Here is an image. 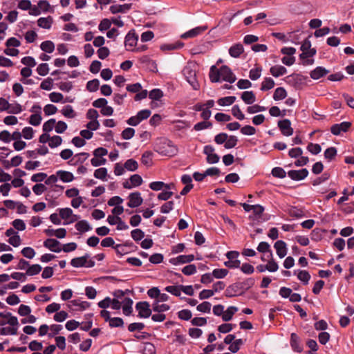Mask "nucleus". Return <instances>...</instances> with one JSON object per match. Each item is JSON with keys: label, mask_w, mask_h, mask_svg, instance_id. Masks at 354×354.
<instances>
[{"label": "nucleus", "mask_w": 354, "mask_h": 354, "mask_svg": "<svg viewBox=\"0 0 354 354\" xmlns=\"http://www.w3.org/2000/svg\"><path fill=\"white\" fill-rule=\"evenodd\" d=\"M153 150L162 156L172 157L177 154L178 148L172 141L165 138H158L154 143Z\"/></svg>", "instance_id": "nucleus-1"}, {"label": "nucleus", "mask_w": 354, "mask_h": 354, "mask_svg": "<svg viewBox=\"0 0 354 354\" xmlns=\"http://www.w3.org/2000/svg\"><path fill=\"white\" fill-rule=\"evenodd\" d=\"M183 74L187 82L190 84L194 90H199L200 84L196 79V65L188 64L183 70Z\"/></svg>", "instance_id": "nucleus-2"}, {"label": "nucleus", "mask_w": 354, "mask_h": 354, "mask_svg": "<svg viewBox=\"0 0 354 354\" xmlns=\"http://www.w3.org/2000/svg\"><path fill=\"white\" fill-rule=\"evenodd\" d=\"M136 309L138 311V316L140 318H148L151 315L152 309L147 301L138 302L136 304Z\"/></svg>", "instance_id": "nucleus-3"}, {"label": "nucleus", "mask_w": 354, "mask_h": 354, "mask_svg": "<svg viewBox=\"0 0 354 354\" xmlns=\"http://www.w3.org/2000/svg\"><path fill=\"white\" fill-rule=\"evenodd\" d=\"M242 286L240 282L234 283L227 287L225 291V295L227 297L231 298L243 294Z\"/></svg>", "instance_id": "nucleus-4"}, {"label": "nucleus", "mask_w": 354, "mask_h": 354, "mask_svg": "<svg viewBox=\"0 0 354 354\" xmlns=\"http://www.w3.org/2000/svg\"><path fill=\"white\" fill-rule=\"evenodd\" d=\"M138 36L134 30H130L125 36L124 45L127 50L133 51V48L137 44Z\"/></svg>", "instance_id": "nucleus-5"}, {"label": "nucleus", "mask_w": 354, "mask_h": 354, "mask_svg": "<svg viewBox=\"0 0 354 354\" xmlns=\"http://www.w3.org/2000/svg\"><path fill=\"white\" fill-rule=\"evenodd\" d=\"M221 78L225 82L234 83L236 78L231 68L226 65L222 66L220 68Z\"/></svg>", "instance_id": "nucleus-6"}, {"label": "nucleus", "mask_w": 354, "mask_h": 354, "mask_svg": "<svg viewBox=\"0 0 354 354\" xmlns=\"http://www.w3.org/2000/svg\"><path fill=\"white\" fill-rule=\"evenodd\" d=\"M278 127L281 133L285 136H290L293 134V129L291 127V122L289 119H283L278 122Z\"/></svg>", "instance_id": "nucleus-7"}, {"label": "nucleus", "mask_w": 354, "mask_h": 354, "mask_svg": "<svg viewBox=\"0 0 354 354\" xmlns=\"http://www.w3.org/2000/svg\"><path fill=\"white\" fill-rule=\"evenodd\" d=\"M129 202L127 203L128 207L131 208L138 207L143 203V199L141 197V194L138 192L131 193L129 195Z\"/></svg>", "instance_id": "nucleus-8"}, {"label": "nucleus", "mask_w": 354, "mask_h": 354, "mask_svg": "<svg viewBox=\"0 0 354 354\" xmlns=\"http://www.w3.org/2000/svg\"><path fill=\"white\" fill-rule=\"evenodd\" d=\"M288 176L293 180L299 181L305 179L309 172L306 168L299 170H290L288 171Z\"/></svg>", "instance_id": "nucleus-9"}, {"label": "nucleus", "mask_w": 354, "mask_h": 354, "mask_svg": "<svg viewBox=\"0 0 354 354\" xmlns=\"http://www.w3.org/2000/svg\"><path fill=\"white\" fill-rule=\"evenodd\" d=\"M351 127V122H342L339 124H335L330 127L331 133L335 136L339 135L342 132H346Z\"/></svg>", "instance_id": "nucleus-10"}, {"label": "nucleus", "mask_w": 354, "mask_h": 354, "mask_svg": "<svg viewBox=\"0 0 354 354\" xmlns=\"http://www.w3.org/2000/svg\"><path fill=\"white\" fill-rule=\"evenodd\" d=\"M60 245V242L55 239H47L44 241V246L53 252H60L62 251Z\"/></svg>", "instance_id": "nucleus-11"}, {"label": "nucleus", "mask_w": 354, "mask_h": 354, "mask_svg": "<svg viewBox=\"0 0 354 354\" xmlns=\"http://www.w3.org/2000/svg\"><path fill=\"white\" fill-rule=\"evenodd\" d=\"M194 260V254L179 255L177 257L169 259V263L173 265L188 263Z\"/></svg>", "instance_id": "nucleus-12"}, {"label": "nucleus", "mask_w": 354, "mask_h": 354, "mask_svg": "<svg viewBox=\"0 0 354 354\" xmlns=\"http://www.w3.org/2000/svg\"><path fill=\"white\" fill-rule=\"evenodd\" d=\"M207 29V26H198V27L192 28V29L189 30V31L185 32L184 34L182 35L181 37L183 39L194 37H196V36L201 35V33L205 32Z\"/></svg>", "instance_id": "nucleus-13"}, {"label": "nucleus", "mask_w": 354, "mask_h": 354, "mask_svg": "<svg viewBox=\"0 0 354 354\" xmlns=\"http://www.w3.org/2000/svg\"><path fill=\"white\" fill-rule=\"evenodd\" d=\"M132 3H124L122 5H112L109 8V10L112 14L126 13L131 9Z\"/></svg>", "instance_id": "nucleus-14"}, {"label": "nucleus", "mask_w": 354, "mask_h": 354, "mask_svg": "<svg viewBox=\"0 0 354 354\" xmlns=\"http://www.w3.org/2000/svg\"><path fill=\"white\" fill-rule=\"evenodd\" d=\"M290 346L292 349L297 353H301L303 351V346L301 343L299 337L295 333L290 335Z\"/></svg>", "instance_id": "nucleus-15"}, {"label": "nucleus", "mask_w": 354, "mask_h": 354, "mask_svg": "<svg viewBox=\"0 0 354 354\" xmlns=\"http://www.w3.org/2000/svg\"><path fill=\"white\" fill-rule=\"evenodd\" d=\"M90 258V254L86 253L84 256L80 257L73 258L71 261V265L74 268H82L85 267L87 263V259Z\"/></svg>", "instance_id": "nucleus-16"}, {"label": "nucleus", "mask_w": 354, "mask_h": 354, "mask_svg": "<svg viewBox=\"0 0 354 354\" xmlns=\"http://www.w3.org/2000/svg\"><path fill=\"white\" fill-rule=\"evenodd\" d=\"M274 248L276 250L277 254L281 259L283 258L287 254L286 243L281 240L277 241L274 243Z\"/></svg>", "instance_id": "nucleus-17"}, {"label": "nucleus", "mask_w": 354, "mask_h": 354, "mask_svg": "<svg viewBox=\"0 0 354 354\" xmlns=\"http://www.w3.org/2000/svg\"><path fill=\"white\" fill-rule=\"evenodd\" d=\"M329 73V71L322 66H317L310 73V76L313 80H319Z\"/></svg>", "instance_id": "nucleus-18"}, {"label": "nucleus", "mask_w": 354, "mask_h": 354, "mask_svg": "<svg viewBox=\"0 0 354 354\" xmlns=\"http://www.w3.org/2000/svg\"><path fill=\"white\" fill-rule=\"evenodd\" d=\"M244 51L243 46L241 44H236L232 45L229 49V54L231 57L237 58L239 57Z\"/></svg>", "instance_id": "nucleus-19"}, {"label": "nucleus", "mask_w": 354, "mask_h": 354, "mask_svg": "<svg viewBox=\"0 0 354 354\" xmlns=\"http://www.w3.org/2000/svg\"><path fill=\"white\" fill-rule=\"evenodd\" d=\"M270 73L274 77H278L286 74L287 69L283 66L275 65L270 68Z\"/></svg>", "instance_id": "nucleus-20"}, {"label": "nucleus", "mask_w": 354, "mask_h": 354, "mask_svg": "<svg viewBox=\"0 0 354 354\" xmlns=\"http://www.w3.org/2000/svg\"><path fill=\"white\" fill-rule=\"evenodd\" d=\"M241 97L246 104H252L256 101V96L252 91L243 92Z\"/></svg>", "instance_id": "nucleus-21"}, {"label": "nucleus", "mask_w": 354, "mask_h": 354, "mask_svg": "<svg viewBox=\"0 0 354 354\" xmlns=\"http://www.w3.org/2000/svg\"><path fill=\"white\" fill-rule=\"evenodd\" d=\"M56 174L59 179L64 183H70L74 179L73 174L70 171L59 170Z\"/></svg>", "instance_id": "nucleus-22"}, {"label": "nucleus", "mask_w": 354, "mask_h": 354, "mask_svg": "<svg viewBox=\"0 0 354 354\" xmlns=\"http://www.w3.org/2000/svg\"><path fill=\"white\" fill-rule=\"evenodd\" d=\"M123 306H122V311L124 315L126 316H129L133 311L132 309V305H133V300L129 297H125L124 299L122 301Z\"/></svg>", "instance_id": "nucleus-23"}, {"label": "nucleus", "mask_w": 354, "mask_h": 354, "mask_svg": "<svg viewBox=\"0 0 354 354\" xmlns=\"http://www.w3.org/2000/svg\"><path fill=\"white\" fill-rule=\"evenodd\" d=\"M238 308L236 306H229L225 311L223 313L222 319L224 322L230 321L233 315L238 311Z\"/></svg>", "instance_id": "nucleus-24"}, {"label": "nucleus", "mask_w": 354, "mask_h": 354, "mask_svg": "<svg viewBox=\"0 0 354 354\" xmlns=\"http://www.w3.org/2000/svg\"><path fill=\"white\" fill-rule=\"evenodd\" d=\"M53 22V19L51 16H48L47 17H40L37 20V25L42 28L50 29L52 26Z\"/></svg>", "instance_id": "nucleus-25"}, {"label": "nucleus", "mask_w": 354, "mask_h": 354, "mask_svg": "<svg viewBox=\"0 0 354 354\" xmlns=\"http://www.w3.org/2000/svg\"><path fill=\"white\" fill-rule=\"evenodd\" d=\"M257 250L259 252H261L263 254L268 252L269 254L268 255V258H272L273 257L272 251L270 249V245L268 242H266V241L260 242L257 246Z\"/></svg>", "instance_id": "nucleus-26"}, {"label": "nucleus", "mask_w": 354, "mask_h": 354, "mask_svg": "<svg viewBox=\"0 0 354 354\" xmlns=\"http://www.w3.org/2000/svg\"><path fill=\"white\" fill-rule=\"evenodd\" d=\"M209 79L212 82H218L221 80L220 70L216 68V66L213 65L210 68L209 71Z\"/></svg>", "instance_id": "nucleus-27"}, {"label": "nucleus", "mask_w": 354, "mask_h": 354, "mask_svg": "<svg viewBox=\"0 0 354 354\" xmlns=\"http://www.w3.org/2000/svg\"><path fill=\"white\" fill-rule=\"evenodd\" d=\"M297 272V278L303 282L304 285H307L310 279V274L306 270H295V274Z\"/></svg>", "instance_id": "nucleus-28"}, {"label": "nucleus", "mask_w": 354, "mask_h": 354, "mask_svg": "<svg viewBox=\"0 0 354 354\" xmlns=\"http://www.w3.org/2000/svg\"><path fill=\"white\" fill-rule=\"evenodd\" d=\"M76 230L80 232H86L91 230V227L88 222L86 220H81L78 221L75 225Z\"/></svg>", "instance_id": "nucleus-29"}, {"label": "nucleus", "mask_w": 354, "mask_h": 354, "mask_svg": "<svg viewBox=\"0 0 354 354\" xmlns=\"http://www.w3.org/2000/svg\"><path fill=\"white\" fill-rule=\"evenodd\" d=\"M287 96V92L283 87H278L275 89L273 94V99L275 101L283 100Z\"/></svg>", "instance_id": "nucleus-30"}, {"label": "nucleus", "mask_w": 354, "mask_h": 354, "mask_svg": "<svg viewBox=\"0 0 354 354\" xmlns=\"http://www.w3.org/2000/svg\"><path fill=\"white\" fill-rule=\"evenodd\" d=\"M170 309L168 304H159L158 301H154L152 304V310L157 313H162L167 311Z\"/></svg>", "instance_id": "nucleus-31"}, {"label": "nucleus", "mask_w": 354, "mask_h": 354, "mask_svg": "<svg viewBox=\"0 0 354 354\" xmlns=\"http://www.w3.org/2000/svg\"><path fill=\"white\" fill-rule=\"evenodd\" d=\"M274 85V81L271 77H265L261 83V90L263 91L270 90Z\"/></svg>", "instance_id": "nucleus-32"}, {"label": "nucleus", "mask_w": 354, "mask_h": 354, "mask_svg": "<svg viewBox=\"0 0 354 354\" xmlns=\"http://www.w3.org/2000/svg\"><path fill=\"white\" fill-rule=\"evenodd\" d=\"M40 48L44 52H46L47 53H51L55 50V44L52 41L46 40L41 44Z\"/></svg>", "instance_id": "nucleus-33"}, {"label": "nucleus", "mask_w": 354, "mask_h": 354, "mask_svg": "<svg viewBox=\"0 0 354 354\" xmlns=\"http://www.w3.org/2000/svg\"><path fill=\"white\" fill-rule=\"evenodd\" d=\"M42 270V267L39 264H33L28 266L26 269V274L28 276H34L38 274Z\"/></svg>", "instance_id": "nucleus-34"}, {"label": "nucleus", "mask_w": 354, "mask_h": 354, "mask_svg": "<svg viewBox=\"0 0 354 354\" xmlns=\"http://www.w3.org/2000/svg\"><path fill=\"white\" fill-rule=\"evenodd\" d=\"M238 138L235 136H227V139L224 144V147L226 149H230L236 147L238 143Z\"/></svg>", "instance_id": "nucleus-35"}, {"label": "nucleus", "mask_w": 354, "mask_h": 354, "mask_svg": "<svg viewBox=\"0 0 354 354\" xmlns=\"http://www.w3.org/2000/svg\"><path fill=\"white\" fill-rule=\"evenodd\" d=\"M89 153L86 152L77 153L73 157V160H75L73 165L75 166L80 164H82L89 157Z\"/></svg>", "instance_id": "nucleus-36"}, {"label": "nucleus", "mask_w": 354, "mask_h": 354, "mask_svg": "<svg viewBox=\"0 0 354 354\" xmlns=\"http://www.w3.org/2000/svg\"><path fill=\"white\" fill-rule=\"evenodd\" d=\"M153 153L150 151L144 152L141 157V162L144 165L150 166L152 164Z\"/></svg>", "instance_id": "nucleus-37"}, {"label": "nucleus", "mask_w": 354, "mask_h": 354, "mask_svg": "<svg viewBox=\"0 0 354 354\" xmlns=\"http://www.w3.org/2000/svg\"><path fill=\"white\" fill-rule=\"evenodd\" d=\"M236 97L235 96H227L219 98L217 101V103L220 106H229L232 104L236 101Z\"/></svg>", "instance_id": "nucleus-38"}, {"label": "nucleus", "mask_w": 354, "mask_h": 354, "mask_svg": "<svg viewBox=\"0 0 354 354\" xmlns=\"http://www.w3.org/2000/svg\"><path fill=\"white\" fill-rule=\"evenodd\" d=\"M124 167L126 169L130 171H134L138 168V163L134 159H128L124 164Z\"/></svg>", "instance_id": "nucleus-39"}, {"label": "nucleus", "mask_w": 354, "mask_h": 354, "mask_svg": "<svg viewBox=\"0 0 354 354\" xmlns=\"http://www.w3.org/2000/svg\"><path fill=\"white\" fill-rule=\"evenodd\" d=\"M228 272L229 271L227 269L216 268L213 270L212 273L213 277H215L216 279H223L227 275Z\"/></svg>", "instance_id": "nucleus-40"}, {"label": "nucleus", "mask_w": 354, "mask_h": 354, "mask_svg": "<svg viewBox=\"0 0 354 354\" xmlns=\"http://www.w3.org/2000/svg\"><path fill=\"white\" fill-rule=\"evenodd\" d=\"M100 81L97 79H93L86 83V89L90 92H95L98 90Z\"/></svg>", "instance_id": "nucleus-41"}, {"label": "nucleus", "mask_w": 354, "mask_h": 354, "mask_svg": "<svg viewBox=\"0 0 354 354\" xmlns=\"http://www.w3.org/2000/svg\"><path fill=\"white\" fill-rule=\"evenodd\" d=\"M61 113L68 118H73L76 115L75 111L71 105L65 106L61 110Z\"/></svg>", "instance_id": "nucleus-42"}, {"label": "nucleus", "mask_w": 354, "mask_h": 354, "mask_svg": "<svg viewBox=\"0 0 354 354\" xmlns=\"http://www.w3.org/2000/svg\"><path fill=\"white\" fill-rule=\"evenodd\" d=\"M272 175L278 178H284L286 176V171L280 167H275L271 171Z\"/></svg>", "instance_id": "nucleus-43"}, {"label": "nucleus", "mask_w": 354, "mask_h": 354, "mask_svg": "<svg viewBox=\"0 0 354 354\" xmlns=\"http://www.w3.org/2000/svg\"><path fill=\"white\" fill-rule=\"evenodd\" d=\"M243 344L242 339H234L233 342L230 345L228 349L233 353L238 352L241 345Z\"/></svg>", "instance_id": "nucleus-44"}, {"label": "nucleus", "mask_w": 354, "mask_h": 354, "mask_svg": "<svg viewBox=\"0 0 354 354\" xmlns=\"http://www.w3.org/2000/svg\"><path fill=\"white\" fill-rule=\"evenodd\" d=\"M142 353V354H156L155 346L151 342H145Z\"/></svg>", "instance_id": "nucleus-45"}, {"label": "nucleus", "mask_w": 354, "mask_h": 354, "mask_svg": "<svg viewBox=\"0 0 354 354\" xmlns=\"http://www.w3.org/2000/svg\"><path fill=\"white\" fill-rule=\"evenodd\" d=\"M93 175L97 179L105 180L107 176V169L105 167H100L95 170Z\"/></svg>", "instance_id": "nucleus-46"}, {"label": "nucleus", "mask_w": 354, "mask_h": 354, "mask_svg": "<svg viewBox=\"0 0 354 354\" xmlns=\"http://www.w3.org/2000/svg\"><path fill=\"white\" fill-rule=\"evenodd\" d=\"M21 253L22 254V255L24 257H26L27 259H33L34 257L36 254V252H35V250L32 248H31V247H25V248H24L21 250Z\"/></svg>", "instance_id": "nucleus-47"}, {"label": "nucleus", "mask_w": 354, "mask_h": 354, "mask_svg": "<svg viewBox=\"0 0 354 354\" xmlns=\"http://www.w3.org/2000/svg\"><path fill=\"white\" fill-rule=\"evenodd\" d=\"M163 96V92L160 88H153L149 93V97L153 100H159Z\"/></svg>", "instance_id": "nucleus-48"}, {"label": "nucleus", "mask_w": 354, "mask_h": 354, "mask_svg": "<svg viewBox=\"0 0 354 354\" xmlns=\"http://www.w3.org/2000/svg\"><path fill=\"white\" fill-rule=\"evenodd\" d=\"M56 120L54 118L49 119L43 124V131L45 133L50 132L55 127Z\"/></svg>", "instance_id": "nucleus-49"}, {"label": "nucleus", "mask_w": 354, "mask_h": 354, "mask_svg": "<svg viewBox=\"0 0 354 354\" xmlns=\"http://www.w3.org/2000/svg\"><path fill=\"white\" fill-rule=\"evenodd\" d=\"M62 138L59 136H50V141L48 142V145L50 148H55L62 145Z\"/></svg>", "instance_id": "nucleus-50"}, {"label": "nucleus", "mask_w": 354, "mask_h": 354, "mask_svg": "<svg viewBox=\"0 0 354 354\" xmlns=\"http://www.w3.org/2000/svg\"><path fill=\"white\" fill-rule=\"evenodd\" d=\"M212 127V123L211 122H208V121H202V122H199L198 123H196L194 126V129L195 131H201V130H203V129H208V128H211Z\"/></svg>", "instance_id": "nucleus-51"}, {"label": "nucleus", "mask_w": 354, "mask_h": 354, "mask_svg": "<svg viewBox=\"0 0 354 354\" xmlns=\"http://www.w3.org/2000/svg\"><path fill=\"white\" fill-rule=\"evenodd\" d=\"M232 114L234 118L239 120H243L245 119V115L241 111L239 105H234L232 108Z\"/></svg>", "instance_id": "nucleus-52"}, {"label": "nucleus", "mask_w": 354, "mask_h": 354, "mask_svg": "<svg viewBox=\"0 0 354 354\" xmlns=\"http://www.w3.org/2000/svg\"><path fill=\"white\" fill-rule=\"evenodd\" d=\"M131 236L135 241H139L144 238L145 233L142 230L137 228L131 231Z\"/></svg>", "instance_id": "nucleus-53"}, {"label": "nucleus", "mask_w": 354, "mask_h": 354, "mask_svg": "<svg viewBox=\"0 0 354 354\" xmlns=\"http://www.w3.org/2000/svg\"><path fill=\"white\" fill-rule=\"evenodd\" d=\"M337 155V149L334 147L327 148L324 151V157L328 160H332Z\"/></svg>", "instance_id": "nucleus-54"}, {"label": "nucleus", "mask_w": 354, "mask_h": 354, "mask_svg": "<svg viewBox=\"0 0 354 354\" xmlns=\"http://www.w3.org/2000/svg\"><path fill=\"white\" fill-rule=\"evenodd\" d=\"M261 71H262L261 67L252 68L249 73V77L253 81L257 80L261 77Z\"/></svg>", "instance_id": "nucleus-55"}, {"label": "nucleus", "mask_w": 354, "mask_h": 354, "mask_svg": "<svg viewBox=\"0 0 354 354\" xmlns=\"http://www.w3.org/2000/svg\"><path fill=\"white\" fill-rule=\"evenodd\" d=\"M192 313L190 310L183 309L178 312V317L182 320L188 321L192 318Z\"/></svg>", "instance_id": "nucleus-56"}, {"label": "nucleus", "mask_w": 354, "mask_h": 354, "mask_svg": "<svg viewBox=\"0 0 354 354\" xmlns=\"http://www.w3.org/2000/svg\"><path fill=\"white\" fill-rule=\"evenodd\" d=\"M165 290L167 292H169L176 297H180L181 295L180 286H168L165 287Z\"/></svg>", "instance_id": "nucleus-57"}, {"label": "nucleus", "mask_w": 354, "mask_h": 354, "mask_svg": "<svg viewBox=\"0 0 354 354\" xmlns=\"http://www.w3.org/2000/svg\"><path fill=\"white\" fill-rule=\"evenodd\" d=\"M211 304L209 301H203L196 306L198 311L205 313H209L211 310Z\"/></svg>", "instance_id": "nucleus-58"}, {"label": "nucleus", "mask_w": 354, "mask_h": 354, "mask_svg": "<svg viewBox=\"0 0 354 354\" xmlns=\"http://www.w3.org/2000/svg\"><path fill=\"white\" fill-rule=\"evenodd\" d=\"M307 149L313 155L319 153L322 151V147L319 144L310 142L307 146Z\"/></svg>", "instance_id": "nucleus-59"}, {"label": "nucleus", "mask_w": 354, "mask_h": 354, "mask_svg": "<svg viewBox=\"0 0 354 354\" xmlns=\"http://www.w3.org/2000/svg\"><path fill=\"white\" fill-rule=\"evenodd\" d=\"M196 271V266L194 264L187 265L182 269V272L187 276L194 274Z\"/></svg>", "instance_id": "nucleus-60"}, {"label": "nucleus", "mask_w": 354, "mask_h": 354, "mask_svg": "<svg viewBox=\"0 0 354 354\" xmlns=\"http://www.w3.org/2000/svg\"><path fill=\"white\" fill-rule=\"evenodd\" d=\"M57 210L62 219H67L73 215V210L69 207L59 208Z\"/></svg>", "instance_id": "nucleus-61"}, {"label": "nucleus", "mask_w": 354, "mask_h": 354, "mask_svg": "<svg viewBox=\"0 0 354 354\" xmlns=\"http://www.w3.org/2000/svg\"><path fill=\"white\" fill-rule=\"evenodd\" d=\"M135 135V129L131 127L124 129L121 133V136L124 140H129Z\"/></svg>", "instance_id": "nucleus-62"}, {"label": "nucleus", "mask_w": 354, "mask_h": 354, "mask_svg": "<svg viewBox=\"0 0 354 354\" xmlns=\"http://www.w3.org/2000/svg\"><path fill=\"white\" fill-rule=\"evenodd\" d=\"M42 118L41 113H35L30 116L29 123L33 126H38L41 122Z\"/></svg>", "instance_id": "nucleus-63"}, {"label": "nucleus", "mask_w": 354, "mask_h": 354, "mask_svg": "<svg viewBox=\"0 0 354 354\" xmlns=\"http://www.w3.org/2000/svg\"><path fill=\"white\" fill-rule=\"evenodd\" d=\"M12 225L15 229L18 231H24L26 230V224L21 219L17 218L12 222Z\"/></svg>", "instance_id": "nucleus-64"}]
</instances>
